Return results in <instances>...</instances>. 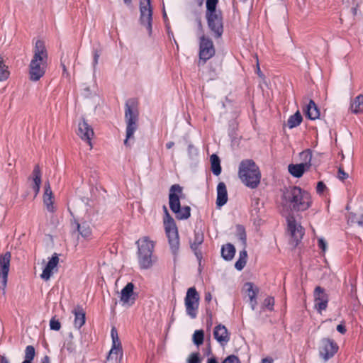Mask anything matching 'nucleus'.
Segmentation results:
<instances>
[{
  "label": "nucleus",
  "instance_id": "45",
  "mask_svg": "<svg viewBox=\"0 0 363 363\" xmlns=\"http://www.w3.org/2000/svg\"><path fill=\"white\" fill-rule=\"evenodd\" d=\"M99 57H100L99 52L98 50H95L94 51V60H93V68H94V70L96 69V65H97V64L99 62Z\"/></svg>",
  "mask_w": 363,
  "mask_h": 363
},
{
  "label": "nucleus",
  "instance_id": "30",
  "mask_svg": "<svg viewBox=\"0 0 363 363\" xmlns=\"http://www.w3.org/2000/svg\"><path fill=\"white\" fill-rule=\"evenodd\" d=\"M33 189L34 190L35 194V196L38 194L40 190V186L41 184V174L40 170L38 166H36L33 172Z\"/></svg>",
  "mask_w": 363,
  "mask_h": 363
},
{
  "label": "nucleus",
  "instance_id": "48",
  "mask_svg": "<svg viewBox=\"0 0 363 363\" xmlns=\"http://www.w3.org/2000/svg\"><path fill=\"white\" fill-rule=\"evenodd\" d=\"M326 188L325 184L323 182H319L317 184V191L318 193H322Z\"/></svg>",
  "mask_w": 363,
  "mask_h": 363
},
{
  "label": "nucleus",
  "instance_id": "61",
  "mask_svg": "<svg viewBox=\"0 0 363 363\" xmlns=\"http://www.w3.org/2000/svg\"><path fill=\"white\" fill-rule=\"evenodd\" d=\"M22 363H31V362L24 360Z\"/></svg>",
  "mask_w": 363,
  "mask_h": 363
},
{
  "label": "nucleus",
  "instance_id": "31",
  "mask_svg": "<svg viewBox=\"0 0 363 363\" xmlns=\"http://www.w3.org/2000/svg\"><path fill=\"white\" fill-rule=\"evenodd\" d=\"M203 241V236L202 234L196 233H195L194 240L191 244V249L194 251L196 256L197 258L201 257V252H199V247L201 245Z\"/></svg>",
  "mask_w": 363,
  "mask_h": 363
},
{
  "label": "nucleus",
  "instance_id": "42",
  "mask_svg": "<svg viewBox=\"0 0 363 363\" xmlns=\"http://www.w3.org/2000/svg\"><path fill=\"white\" fill-rule=\"evenodd\" d=\"M50 327L51 330L57 331L60 329L61 324L57 320L52 318L50 321Z\"/></svg>",
  "mask_w": 363,
  "mask_h": 363
},
{
  "label": "nucleus",
  "instance_id": "19",
  "mask_svg": "<svg viewBox=\"0 0 363 363\" xmlns=\"http://www.w3.org/2000/svg\"><path fill=\"white\" fill-rule=\"evenodd\" d=\"M182 194V187L178 184L172 185L170 188L169 199L171 210L174 212L180 206L179 195Z\"/></svg>",
  "mask_w": 363,
  "mask_h": 363
},
{
  "label": "nucleus",
  "instance_id": "24",
  "mask_svg": "<svg viewBox=\"0 0 363 363\" xmlns=\"http://www.w3.org/2000/svg\"><path fill=\"white\" fill-rule=\"evenodd\" d=\"M72 313L74 315V325L79 329L85 323V313L80 306H77Z\"/></svg>",
  "mask_w": 363,
  "mask_h": 363
},
{
  "label": "nucleus",
  "instance_id": "5",
  "mask_svg": "<svg viewBox=\"0 0 363 363\" xmlns=\"http://www.w3.org/2000/svg\"><path fill=\"white\" fill-rule=\"evenodd\" d=\"M125 120L126 123V138L124 141L125 145H128V140L133 137L135 131L138 128V111L129 103L125 104Z\"/></svg>",
  "mask_w": 363,
  "mask_h": 363
},
{
  "label": "nucleus",
  "instance_id": "44",
  "mask_svg": "<svg viewBox=\"0 0 363 363\" xmlns=\"http://www.w3.org/2000/svg\"><path fill=\"white\" fill-rule=\"evenodd\" d=\"M223 363H240V361L237 357L230 355L225 358Z\"/></svg>",
  "mask_w": 363,
  "mask_h": 363
},
{
  "label": "nucleus",
  "instance_id": "41",
  "mask_svg": "<svg viewBox=\"0 0 363 363\" xmlns=\"http://www.w3.org/2000/svg\"><path fill=\"white\" fill-rule=\"evenodd\" d=\"M201 360L199 353H192L188 358V363H201Z\"/></svg>",
  "mask_w": 363,
  "mask_h": 363
},
{
  "label": "nucleus",
  "instance_id": "29",
  "mask_svg": "<svg viewBox=\"0 0 363 363\" xmlns=\"http://www.w3.org/2000/svg\"><path fill=\"white\" fill-rule=\"evenodd\" d=\"M350 109L354 113L363 112V95H359L354 99L351 103Z\"/></svg>",
  "mask_w": 363,
  "mask_h": 363
},
{
  "label": "nucleus",
  "instance_id": "9",
  "mask_svg": "<svg viewBox=\"0 0 363 363\" xmlns=\"http://www.w3.org/2000/svg\"><path fill=\"white\" fill-rule=\"evenodd\" d=\"M111 335L112 339V347L107 357V362L108 363H120L123 352L121 343L116 328L113 327L111 328Z\"/></svg>",
  "mask_w": 363,
  "mask_h": 363
},
{
  "label": "nucleus",
  "instance_id": "18",
  "mask_svg": "<svg viewBox=\"0 0 363 363\" xmlns=\"http://www.w3.org/2000/svg\"><path fill=\"white\" fill-rule=\"evenodd\" d=\"M134 285L133 283H128L121 292L120 301L123 306L129 307L132 306L135 300V295L133 292Z\"/></svg>",
  "mask_w": 363,
  "mask_h": 363
},
{
  "label": "nucleus",
  "instance_id": "34",
  "mask_svg": "<svg viewBox=\"0 0 363 363\" xmlns=\"http://www.w3.org/2000/svg\"><path fill=\"white\" fill-rule=\"evenodd\" d=\"M176 215V217L178 219L183 220L186 219L190 216V208L189 206H184L179 208L178 210L174 212Z\"/></svg>",
  "mask_w": 363,
  "mask_h": 363
},
{
  "label": "nucleus",
  "instance_id": "53",
  "mask_svg": "<svg viewBox=\"0 0 363 363\" xmlns=\"http://www.w3.org/2000/svg\"><path fill=\"white\" fill-rule=\"evenodd\" d=\"M207 363H218V362L214 357H211L207 359Z\"/></svg>",
  "mask_w": 363,
  "mask_h": 363
},
{
  "label": "nucleus",
  "instance_id": "26",
  "mask_svg": "<svg viewBox=\"0 0 363 363\" xmlns=\"http://www.w3.org/2000/svg\"><path fill=\"white\" fill-rule=\"evenodd\" d=\"M244 289L246 291L250 300V305L252 310H255L257 301L255 297L257 296V289L254 287L252 283L247 282L244 285Z\"/></svg>",
  "mask_w": 363,
  "mask_h": 363
},
{
  "label": "nucleus",
  "instance_id": "15",
  "mask_svg": "<svg viewBox=\"0 0 363 363\" xmlns=\"http://www.w3.org/2000/svg\"><path fill=\"white\" fill-rule=\"evenodd\" d=\"M288 230L294 239L296 245L302 239L304 235V230L302 226L298 224L293 216L287 217Z\"/></svg>",
  "mask_w": 363,
  "mask_h": 363
},
{
  "label": "nucleus",
  "instance_id": "20",
  "mask_svg": "<svg viewBox=\"0 0 363 363\" xmlns=\"http://www.w3.org/2000/svg\"><path fill=\"white\" fill-rule=\"evenodd\" d=\"M77 134L83 140L86 141L91 147V140L94 135V131L84 120L79 123Z\"/></svg>",
  "mask_w": 363,
  "mask_h": 363
},
{
  "label": "nucleus",
  "instance_id": "33",
  "mask_svg": "<svg viewBox=\"0 0 363 363\" xmlns=\"http://www.w3.org/2000/svg\"><path fill=\"white\" fill-rule=\"evenodd\" d=\"M211 169L213 173L218 176L221 172V167L220 164V159L216 155L211 156Z\"/></svg>",
  "mask_w": 363,
  "mask_h": 363
},
{
  "label": "nucleus",
  "instance_id": "4",
  "mask_svg": "<svg viewBox=\"0 0 363 363\" xmlns=\"http://www.w3.org/2000/svg\"><path fill=\"white\" fill-rule=\"evenodd\" d=\"M138 245V262L141 268L149 269L152 265V255L154 249V242L148 237L139 239Z\"/></svg>",
  "mask_w": 363,
  "mask_h": 363
},
{
  "label": "nucleus",
  "instance_id": "56",
  "mask_svg": "<svg viewBox=\"0 0 363 363\" xmlns=\"http://www.w3.org/2000/svg\"><path fill=\"white\" fill-rule=\"evenodd\" d=\"M174 145V142H172V141H170V142H169V143H167L166 144V147H167V148H168V149L172 148Z\"/></svg>",
  "mask_w": 363,
  "mask_h": 363
},
{
  "label": "nucleus",
  "instance_id": "57",
  "mask_svg": "<svg viewBox=\"0 0 363 363\" xmlns=\"http://www.w3.org/2000/svg\"><path fill=\"white\" fill-rule=\"evenodd\" d=\"M262 363H272V360L271 359L264 358L262 360Z\"/></svg>",
  "mask_w": 363,
  "mask_h": 363
},
{
  "label": "nucleus",
  "instance_id": "43",
  "mask_svg": "<svg viewBox=\"0 0 363 363\" xmlns=\"http://www.w3.org/2000/svg\"><path fill=\"white\" fill-rule=\"evenodd\" d=\"M246 262H247V261L245 260V259H238V260L235 264V267L238 270L240 271V270H242L244 268V267L246 264Z\"/></svg>",
  "mask_w": 363,
  "mask_h": 363
},
{
  "label": "nucleus",
  "instance_id": "47",
  "mask_svg": "<svg viewBox=\"0 0 363 363\" xmlns=\"http://www.w3.org/2000/svg\"><path fill=\"white\" fill-rule=\"evenodd\" d=\"M188 152L191 157H193L194 155H196L197 154L196 149L191 145H189Z\"/></svg>",
  "mask_w": 363,
  "mask_h": 363
},
{
  "label": "nucleus",
  "instance_id": "36",
  "mask_svg": "<svg viewBox=\"0 0 363 363\" xmlns=\"http://www.w3.org/2000/svg\"><path fill=\"white\" fill-rule=\"evenodd\" d=\"M203 332L202 330H196L193 335V341L196 345H200L203 341Z\"/></svg>",
  "mask_w": 363,
  "mask_h": 363
},
{
  "label": "nucleus",
  "instance_id": "14",
  "mask_svg": "<svg viewBox=\"0 0 363 363\" xmlns=\"http://www.w3.org/2000/svg\"><path fill=\"white\" fill-rule=\"evenodd\" d=\"M11 253L6 252L0 255V280L2 284L3 291L5 290L7 284V277L9 272Z\"/></svg>",
  "mask_w": 363,
  "mask_h": 363
},
{
  "label": "nucleus",
  "instance_id": "40",
  "mask_svg": "<svg viewBox=\"0 0 363 363\" xmlns=\"http://www.w3.org/2000/svg\"><path fill=\"white\" fill-rule=\"evenodd\" d=\"M337 178L341 180V181H344L346 179L348 178L349 175L347 173H346L345 171H344V168H343V166L342 164H340L339 166V168H338V172H337Z\"/></svg>",
  "mask_w": 363,
  "mask_h": 363
},
{
  "label": "nucleus",
  "instance_id": "39",
  "mask_svg": "<svg viewBox=\"0 0 363 363\" xmlns=\"http://www.w3.org/2000/svg\"><path fill=\"white\" fill-rule=\"evenodd\" d=\"M274 305V298L272 297H267V298L264 299V301L263 302L262 308L264 309L272 311Z\"/></svg>",
  "mask_w": 363,
  "mask_h": 363
},
{
  "label": "nucleus",
  "instance_id": "28",
  "mask_svg": "<svg viewBox=\"0 0 363 363\" xmlns=\"http://www.w3.org/2000/svg\"><path fill=\"white\" fill-rule=\"evenodd\" d=\"M235 248L230 243L223 245L221 249V255L223 258L227 261L231 260L235 255Z\"/></svg>",
  "mask_w": 363,
  "mask_h": 363
},
{
  "label": "nucleus",
  "instance_id": "1",
  "mask_svg": "<svg viewBox=\"0 0 363 363\" xmlns=\"http://www.w3.org/2000/svg\"><path fill=\"white\" fill-rule=\"evenodd\" d=\"M33 56L29 65V77L34 82L39 80L45 73L48 65V51L45 43L37 40L33 50Z\"/></svg>",
  "mask_w": 363,
  "mask_h": 363
},
{
  "label": "nucleus",
  "instance_id": "21",
  "mask_svg": "<svg viewBox=\"0 0 363 363\" xmlns=\"http://www.w3.org/2000/svg\"><path fill=\"white\" fill-rule=\"evenodd\" d=\"M43 203L49 212L53 213L55 211L53 194L49 182L45 183Z\"/></svg>",
  "mask_w": 363,
  "mask_h": 363
},
{
  "label": "nucleus",
  "instance_id": "46",
  "mask_svg": "<svg viewBox=\"0 0 363 363\" xmlns=\"http://www.w3.org/2000/svg\"><path fill=\"white\" fill-rule=\"evenodd\" d=\"M318 246L323 250V252H325L327 249V243L323 238L318 239Z\"/></svg>",
  "mask_w": 363,
  "mask_h": 363
},
{
  "label": "nucleus",
  "instance_id": "12",
  "mask_svg": "<svg viewBox=\"0 0 363 363\" xmlns=\"http://www.w3.org/2000/svg\"><path fill=\"white\" fill-rule=\"evenodd\" d=\"M208 25L216 37H220L223 30L220 12L207 13Z\"/></svg>",
  "mask_w": 363,
  "mask_h": 363
},
{
  "label": "nucleus",
  "instance_id": "23",
  "mask_svg": "<svg viewBox=\"0 0 363 363\" xmlns=\"http://www.w3.org/2000/svg\"><path fill=\"white\" fill-rule=\"evenodd\" d=\"M228 201V193L226 186L223 182H220L217 186V200L218 206H222L226 203Z\"/></svg>",
  "mask_w": 363,
  "mask_h": 363
},
{
  "label": "nucleus",
  "instance_id": "16",
  "mask_svg": "<svg viewBox=\"0 0 363 363\" xmlns=\"http://www.w3.org/2000/svg\"><path fill=\"white\" fill-rule=\"evenodd\" d=\"M59 263V257L57 253H54L52 257L49 259L48 263L45 264L40 278L47 281L50 280L52 274L57 271V265Z\"/></svg>",
  "mask_w": 363,
  "mask_h": 363
},
{
  "label": "nucleus",
  "instance_id": "60",
  "mask_svg": "<svg viewBox=\"0 0 363 363\" xmlns=\"http://www.w3.org/2000/svg\"><path fill=\"white\" fill-rule=\"evenodd\" d=\"M163 16H164V18H166V16H167L165 11H163Z\"/></svg>",
  "mask_w": 363,
  "mask_h": 363
},
{
  "label": "nucleus",
  "instance_id": "22",
  "mask_svg": "<svg viewBox=\"0 0 363 363\" xmlns=\"http://www.w3.org/2000/svg\"><path fill=\"white\" fill-rule=\"evenodd\" d=\"M213 335L215 339L221 345H226L230 340V335L227 328L220 324L214 328Z\"/></svg>",
  "mask_w": 363,
  "mask_h": 363
},
{
  "label": "nucleus",
  "instance_id": "35",
  "mask_svg": "<svg viewBox=\"0 0 363 363\" xmlns=\"http://www.w3.org/2000/svg\"><path fill=\"white\" fill-rule=\"evenodd\" d=\"M9 75V72L7 69V67L4 64L3 58L0 55V81L6 80Z\"/></svg>",
  "mask_w": 363,
  "mask_h": 363
},
{
  "label": "nucleus",
  "instance_id": "11",
  "mask_svg": "<svg viewBox=\"0 0 363 363\" xmlns=\"http://www.w3.org/2000/svg\"><path fill=\"white\" fill-rule=\"evenodd\" d=\"M301 158L305 160V162L297 164H289V172L295 177H301L303 172L311 166V153L307 150L301 153Z\"/></svg>",
  "mask_w": 363,
  "mask_h": 363
},
{
  "label": "nucleus",
  "instance_id": "51",
  "mask_svg": "<svg viewBox=\"0 0 363 363\" xmlns=\"http://www.w3.org/2000/svg\"><path fill=\"white\" fill-rule=\"evenodd\" d=\"M348 222L351 223H357L355 220V216L353 213H350L348 216Z\"/></svg>",
  "mask_w": 363,
  "mask_h": 363
},
{
  "label": "nucleus",
  "instance_id": "49",
  "mask_svg": "<svg viewBox=\"0 0 363 363\" xmlns=\"http://www.w3.org/2000/svg\"><path fill=\"white\" fill-rule=\"evenodd\" d=\"M247 254L246 250H242L240 252L239 259H245L247 261Z\"/></svg>",
  "mask_w": 363,
  "mask_h": 363
},
{
  "label": "nucleus",
  "instance_id": "32",
  "mask_svg": "<svg viewBox=\"0 0 363 363\" xmlns=\"http://www.w3.org/2000/svg\"><path fill=\"white\" fill-rule=\"evenodd\" d=\"M303 118L301 113L297 111L294 115L291 116L287 121V125L289 128H294L298 126L302 122Z\"/></svg>",
  "mask_w": 363,
  "mask_h": 363
},
{
  "label": "nucleus",
  "instance_id": "6",
  "mask_svg": "<svg viewBox=\"0 0 363 363\" xmlns=\"http://www.w3.org/2000/svg\"><path fill=\"white\" fill-rule=\"evenodd\" d=\"M165 217L164 218V230L168 238L169 244L173 252H175L179 247V240L177 228L174 219L169 216L167 208L164 206Z\"/></svg>",
  "mask_w": 363,
  "mask_h": 363
},
{
  "label": "nucleus",
  "instance_id": "25",
  "mask_svg": "<svg viewBox=\"0 0 363 363\" xmlns=\"http://www.w3.org/2000/svg\"><path fill=\"white\" fill-rule=\"evenodd\" d=\"M306 116L311 120H315L319 118V110L313 100H310L308 104L304 109Z\"/></svg>",
  "mask_w": 363,
  "mask_h": 363
},
{
  "label": "nucleus",
  "instance_id": "7",
  "mask_svg": "<svg viewBox=\"0 0 363 363\" xmlns=\"http://www.w3.org/2000/svg\"><path fill=\"white\" fill-rule=\"evenodd\" d=\"M198 27L200 30L199 35V59L205 63L215 55V48L212 40L202 33V26L199 21Z\"/></svg>",
  "mask_w": 363,
  "mask_h": 363
},
{
  "label": "nucleus",
  "instance_id": "17",
  "mask_svg": "<svg viewBox=\"0 0 363 363\" xmlns=\"http://www.w3.org/2000/svg\"><path fill=\"white\" fill-rule=\"evenodd\" d=\"M315 308L320 313L328 306V296L325 290L320 286H317L314 291Z\"/></svg>",
  "mask_w": 363,
  "mask_h": 363
},
{
  "label": "nucleus",
  "instance_id": "58",
  "mask_svg": "<svg viewBox=\"0 0 363 363\" xmlns=\"http://www.w3.org/2000/svg\"><path fill=\"white\" fill-rule=\"evenodd\" d=\"M1 363H9V360L5 357H1Z\"/></svg>",
  "mask_w": 363,
  "mask_h": 363
},
{
  "label": "nucleus",
  "instance_id": "54",
  "mask_svg": "<svg viewBox=\"0 0 363 363\" xmlns=\"http://www.w3.org/2000/svg\"><path fill=\"white\" fill-rule=\"evenodd\" d=\"M240 239L242 240L243 245H245L246 237H245V235L244 233H240Z\"/></svg>",
  "mask_w": 363,
  "mask_h": 363
},
{
  "label": "nucleus",
  "instance_id": "3",
  "mask_svg": "<svg viewBox=\"0 0 363 363\" xmlns=\"http://www.w3.org/2000/svg\"><path fill=\"white\" fill-rule=\"evenodd\" d=\"M238 175L241 181L251 189L256 188L260 182L259 167L251 160H245L240 162Z\"/></svg>",
  "mask_w": 363,
  "mask_h": 363
},
{
  "label": "nucleus",
  "instance_id": "8",
  "mask_svg": "<svg viewBox=\"0 0 363 363\" xmlns=\"http://www.w3.org/2000/svg\"><path fill=\"white\" fill-rule=\"evenodd\" d=\"M199 299V295L194 287H191L187 290L184 298V305L187 315L192 319L197 316Z\"/></svg>",
  "mask_w": 363,
  "mask_h": 363
},
{
  "label": "nucleus",
  "instance_id": "2",
  "mask_svg": "<svg viewBox=\"0 0 363 363\" xmlns=\"http://www.w3.org/2000/svg\"><path fill=\"white\" fill-rule=\"evenodd\" d=\"M282 205L287 209L305 211L311 205V196L299 187L290 186L283 192Z\"/></svg>",
  "mask_w": 363,
  "mask_h": 363
},
{
  "label": "nucleus",
  "instance_id": "38",
  "mask_svg": "<svg viewBox=\"0 0 363 363\" xmlns=\"http://www.w3.org/2000/svg\"><path fill=\"white\" fill-rule=\"evenodd\" d=\"M218 0H206L207 13L220 12L216 9Z\"/></svg>",
  "mask_w": 363,
  "mask_h": 363
},
{
  "label": "nucleus",
  "instance_id": "37",
  "mask_svg": "<svg viewBox=\"0 0 363 363\" xmlns=\"http://www.w3.org/2000/svg\"><path fill=\"white\" fill-rule=\"evenodd\" d=\"M35 357V349L33 346L28 345L25 351V361L31 362Z\"/></svg>",
  "mask_w": 363,
  "mask_h": 363
},
{
  "label": "nucleus",
  "instance_id": "55",
  "mask_svg": "<svg viewBox=\"0 0 363 363\" xmlns=\"http://www.w3.org/2000/svg\"><path fill=\"white\" fill-rule=\"evenodd\" d=\"M41 363H50V358L48 356H45L43 358Z\"/></svg>",
  "mask_w": 363,
  "mask_h": 363
},
{
  "label": "nucleus",
  "instance_id": "10",
  "mask_svg": "<svg viewBox=\"0 0 363 363\" xmlns=\"http://www.w3.org/2000/svg\"><path fill=\"white\" fill-rule=\"evenodd\" d=\"M140 23L146 27L149 33H150L152 30V16L151 0H140Z\"/></svg>",
  "mask_w": 363,
  "mask_h": 363
},
{
  "label": "nucleus",
  "instance_id": "27",
  "mask_svg": "<svg viewBox=\"0 0 363 363\" xmlns=\"http://www.w3.org/2000/svg\"><path fill=\"white\" fill-rule=\"evenodd\" d=\"M73 227L76 228L79 233L84 238H88L91 235V229L89 224L86 222L82 223L75 222L74 224H73Z\"/></svg>",
  "mask_w": 363,
  "mask_h": 363
},
{
  "label": "nucleus",
  "instance_id": "52",
  "mask_svg": "<svg viewBox=\"0 0 363 363\" xmlns=\"http://www.w3.org/2000/svg\"><path fill=\"white\" fill-rule=\"evenodd\" d=\"M204 299H205V301L209 303L212 299L211 294L208 291L206 292Z\"/></svg>",
  "mask_w": 363,
  "mask_h": 363
},
{
  "label": "nucleus",
  "instance_id": "50",
  "mask_svg": "<svg viewBox=\"0 0 363 363\" xmlns=\"http://www.w3.org/2000/svg\"><path fill=\"white\" fill-rule=\"evenodd\" d=\"M337 330L342 334H344L346 332L345 327L342 324H340L337 326Z\"/></svg>",
  "mask_w": 363,
  "mask_h": 363
},
{
  "label": "nucleus",
  "instance_id": "59",
  "mask_svg": "<svg viewBox=\"0 0 363 363\" xmlns=\"http://www.w3.org/2000/svg\"><path fill=\"white\" fill-rule=\"evenodd\" d=\"M123 1H124L125 4H126L128 5L131 3V0H123Z\"/></svg>",
  "mask_w": 363,
  "mask_h": 363
},
{
  "label": "nucleus",
  "instance_id": "13",
  "mask_svg": "<svg viewBox=\"0 0 363 363\" xmlns=\"http://www.w3.org/2000/svg\"><path fill=\"white\" fill-rule=\"evenodd\" d=\"M337 350L338 346L333 340L324 338L320 341L319 352L320 355L325 360L331 358L337 352Z\"/></svg>",
  "mask_w": 363,
  "mask_h": 363
}]
</instances>
